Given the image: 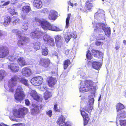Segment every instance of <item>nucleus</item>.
Masks as SVG:
<instances>
[{
  "label": "nucleus",
  "mask_w": 126,
  "mask_h": 126,
  "mask_svg": "<svg viewBox=\"0 0 126 126\" xmlns=\"http://www.w3.org/2000/svg\"><path fill=\"white\" fill-rule=\"evenodd\" d=\"M10 1H9L4 2V5H5V6L9 4H10Z\"/></svg>",
  "instance_id": "obj_62"
},
{
  "label": "nucleus",
  "mask_w": 126,
  "mask_h": 126,
  "mask_svg": "<svg viewBox=\"0 0 126 126\" xmlns=\"http://www.w3.org/2000/svg\"><path fill=\"white\" fill-rule=\"evenodd\" d=\"M92 66L95 69L98 70L99 69L101 66V64L100 62L93 61L92 62Z\"/></svg>",
  "instance_id": "obj_21"
},
{
  "label": "nucleus",
  "mask_w": 126,
  "mask_h": 126,
  "mask_svg": "<svg viewBox=\"0 0 126 126\" xmlns=\"http://www.w3.org/2000/svg\"><path fill=\"white\" fill-rule=\"evenodd\" d=\"M88 98L89 99L87 104L93 106V104L94 101V99L93 96H89Z\"/></svg>",
  "instance_id": "obj_35"
},
{
  "label": "nucleus",
  "mask_w": 126,
  "mask_h": 126,
  "mask_svg": "<svg viewBox=\"0 0 126 126\" xmlns=\"http://www.w3.org/2000/svg\"><path fill=\"white\" fill-rule=\"evenodd\" d=\"M18 79V76L15 75L8 82V85L9 88H6L5 85H4L5 88L7 90H8L10 92H13L14 91V88L15 86L17 83V81Z\"/></svg>",
  "instance_id": "obj_6"
},
{
  "label": "nucleus",
  "mask_w": 126,
  "mask_h": 126,
  "mask_svg": "<svg viewBox=\"0 0 126 126\" xmlns=\"http://www.w3.org/2000/svg\"><path fill=\"white\" fill-rule=\"evenodd\" d=\"M52 55L53 56H56L57 57V58L58 59V53L56 51H54L52 53Z\"/></svg>",
  "instance_id": "obj_53"
},
{
  "label": "nucleus",
  "mask_w": 126,
  "mask_h": 126,
  "mask_svg": "<svg viewBox=\"0 0 126 126\" xmlns=\"http://www.w3.org/2000/svg\"><path fill=\"white\" fill-rule=\"evenodd\" d=\"M42 54L44 56H47L48 54L47 48L45 45H43L41 47Z\"/></svg>",
  "instance_id": "obj_25"
},
{
  "label": "nucleus",
  "mask_w": 126,
  "mask_h": 126,
  "mask_svg": "<svg viewBox=\"0 0 126 126\" xmlns=\"http://www.w3.org/2000/svg\"><path fill=\"white\" fill-rule=\"evenodd\" d=\"M120 125L121 126H126V120H123L120 122Z\"/></svg>",
  "instance_id": "obj_48"
},
{
  "label": "nucleus",
  "mask_w": 126,
  "mask_h": 126,
  "mask_svg": "<svg viewBox=\"0 0 126 126\" xmlns=\"http://www.w3.org/2000/svg\"><path fill=\"white\" fill-rule=\"evenodd\" d=\"M84 123V126L87 125L88 123V121L90 120V119L88 117H86L85 118H83Z\"/></svg>",
  "instance_id": "obj_46"
},
{
  "label": "nucleus",
  "mask_w": 126,
  "mask_h": 126,
  "mask_svg": "<svg viewBox=\"0 0 126 126\" xmlns=\"http://www.w3.org/2000/svg\"><path fill=\"white\" fill-rule=\"evenodd\" d=\"M120 47V46L119 45H116V46L115 48L116 50H118Z\"/></svg>",
  "instance_id": "obj_64"
},
{
  "label": "nucleus",
  "mask_w": 126,
  "mask_h": 126,
  "mask_svg": "<svg viewBox=\"0 0 126 126\" xmlns=\"http://www.w3.org/2000/svg\"><path fill=\"white\" fill-rule=\"evenodd\" d=\"M33 47L36 50L39 49L40 48V43L39 42H37L33 43Z\"/></svg>",
  "instance_id": "obj_36"
},
{
  "label": "nucleus",
  "mask_w": 126,
  "mask_h": 126,
  "mask_svg": "<svg viewBox=\"0 0 126 126\" xmlns=\"http://www.w3.org/2000/svg\"><path fill=\"white\" fill-rule=\"evenodd\" d=\"M65 118L64 117L62 116H61L58 120L57 121V123L60 126H61L62 124L64 123V121L65 120Z\"/></svg>",
  "instance_id": "obj_28"
},
{
  "label": "nucleus",
  "mask_w": 126,
  "mask_h": 126,
  "mask_svg": "<svg viewBox=\"0 0 126 126\" xmlns=\"http://www.w3.org/2000/svg\"><path fill=\"white\" fill-rule=\"evenodd\" d=\"M93 106L87 104L84 108V110L87 112L90 113L93 109Z\"/></svg>",
  "instance_id": "obj_30"
},
{
  "label": "nucleus",
  "mask_w": 126,
  "mask_h": 126,
  "mask_svg": "<svg viewBox=\"0 0 126 126\" xmlns=\"http://www.w3.org/2000/svg\"><path fill=\"white\" fill-rule=\"evenodd\" d=\"M23 24L21 27V30L23 32H25L28 29V25L27 21H23Z\"/></svg>",
  "instance_id": "obj_26"
},
{
  "label": "nucleus",
  "mask_w": 126,
  "mask_h": 126,
  "mask_svg": "<svg viewBox=\"0 0 126 126\" xmlns=\"http://www.w3.org/2000/svg\"><path fill=\"white\" fill-rule=\"evenodd\" d=\"M5 76V71L3 70H0V80L2 79Z\"/></svg>",
  "instance_id": "obj_41"
},
{
  "label": "nucleus",
  "mask_w": 126,
  "mask_h": 126,
  "mask_svg": "<svg viewBox=\"0 0 126 126\" xmlns=\"http://www.w3.org/2000/svg\"><path fill=\"white\" fill-rule=\"evenodd\" d=\"M124 108L125 107L124 105L121 103L118 104L116 106V108L117 112L123 110L122 109H124Z\"/></svg>",
  "instance_id": "obj_31"
},
{
  "label": "nucleus",
  "mask_w": 126,
  "mask_h": 126,
  "mask_svg": "<svg viewBox=\"0 0 126 126\" xmlns=\"http://www.w3.org/2000/svg\"><path fill=\"white\" fill-rule=\"evenodd\" d=\"M70 16H68L66 20L65 28L67 29L69 26Z\"/></svg>",
  "instance_id": "obj_44"
},
{
  "label": "nucleus",
  "mask_w": 126,
  "mask_h": 126,
  "mask_svg": "<svg viewBox=\"0 0 126 126\" xmlns=\"http://www.w3.org/2000/svg\"><path fill=\"white\" fill-rule=\"evenodd\" d=\"M51 93L48 91H46L44 93V97L45 100H47L51 96Z\"/></svg>",
  "instance_id": "obj_32"
},
{
  "label": "nucleus",
  "mask_w": 126,
  "mask_h": 126,
  "mask_svg": "<svg viewBox=\"0 0 126 126\" xmlns=\"http://www.w3.org/2000/svg\"><path fill=\"white\" fill-rule=\"evenodd\" d=\"M29 94L35 100L38 101H41L42 99L38 94L36 91L34 90H31Z\"/></svg>",
  "instance_id": "obj_12"
},
{
  "label": "nucleus",
  "mask_w": 126,
  "mask_h": 126,
  "mask_svg": "<svg viewBox=\"0 0 126 126\" xmlns=\"http://www.w3.org/2000/svg\"><path fill=\"white\" fill-rule=\"evenodd\" d=\"M33 5L36 8L40 9L42 6V3L41 0H34Z\"/></svg>",
  "instance_id": "obj_20"
},
{
  "label": "nucleus",
  "mask_w": 126,
  "mask_h": 126,
  "mask_svg": "<svg viewBox=\"0 0 126 126\" xmlns=\"http://www.w3.org/2000/svg\"><path fill=\"white\" fill-rule=\"evenodd\" d=\"M57 12L54 10H51L50 11L49 13V16H57Z\"/></svg>",
  "instance_id": "obj_40"
},
{
  "label": "nucleus",
  "mask_w": 126,
  "mask_h": 126,
  "mask_svg": "<svg viewBox=\"0 0 126 126\" xmlns=\"http://www.w3.org/2000/svg\"><path fill=\"white\" fill-rule=\"evenodd\" d=\"M92 0H91V1L87 0L86 1L85 6L87 10H90L93 7L91 1Z\"/></svg>",
  "instance_id": "obj_27"
},
{
  "label": "nucleus",
  "mask_w": 126,
  "mask_h": 126,
  "mask_svg": "<svg viewBox=\"0 0 126 126\" xmlns=\"http://www.w3.org/2000/svg\"><path fill=\"white\" fill-rule=\"evenodd\" d=\"M94 31L97 32H103L104 31L105 35L108 37H110V28H107L106 25L104 23H99L96 24L94 26Z\"/></svg>",
  "instance_id": "obj_5"
},
{
  "label": "nucleus",
  "mask_w": 126,
  "mask_h": 126,
  "mask_svg": "<svg viewBox=\"0 0 126 126\" xmlns=\"http://www.w3.org/2000/svg\"><path fill=\"white\" fill-rule=\"evenodd\" d=\"M58 16H49V19L53 21H54L56 20Z\"/></svg>",
  "instance_id": "obj_49"
},
{
  "label": "nucleus",
  "mask_w": 126,
  "mask_h": 126,
  "mask_svg": "<svg viewBox=\"0 0 126 126\" xmlns=\"http://www.w3.org/2000/svg\"><path fill=\"white\" fill-rule=\"evenodd\" d=\"M25 103L28 106L30 104V101L29 100L27 99H26L25 100Z\"/></svg>",
  "instance_id": "obj_54"
},
{
  "label": "nucleus",
  "mask_w": 126,
  "mask_h": 126,
  "mask_svg": "<svg viewBox=\"0 0 126 126\" xmlns=\"http://www.w3.org/2000/svg\"><path fill=\"white\" fill-rule=\"evenodd\" d=\"M81 114L83 117V118L88 117V114L85 112L84 110H80Z\"/></svg>",
  "instance_id": "obj_45"
},
{
  "label": "nucleus",
  "mask_w": 126,
  "mask_h": 126,
  "mask_svg": "<svg viewBox=\"0 0 126 126\" xmlns=\"http://www.w3.org/2000/svg\"><path fill=\"white\" fill-rule=\"evenodd\" d=\"M47 43L48 45H49L52 47L53 46L55 45L54 40L52 38L48 41Z\"/></svg>",
  "instance_id": "obj_43"
},
{
  "label": "nucleus",
  "mask_w": 126,
  "mask_h": 126,
  "mask_svg": "<svg viewBox=\"0 0 126 126\" xmlns=\"http://www.w3.org/2000/svg\"><path fill=\"white\" fill-rule=\"evenodd\" d=\"M101 43L102 42H101L97 41L95 43V44L97 46H99L101 45Z\"/></svg>",
  "instance_id": "obj_58"
},
{
  "label": "nucleus",
  "mask_w": 126,
  "mask_h": 126,
  "mask_svg": "<svg viewBox=\"0 0 126 126\" xmlns=\"http://www.w3.org/2000/svg\"><path fill=\"white\" fill-rule=\"evenodd\" d=\"M12 33L18 36L20 40L17 43L18 46L20 47L24 48L26 47V43L29 41V38L27 37L22 36L23 33L19 30L14 29L12 30Z\"/></svg>",
  "instance_id": "obj_2"
},
{
  "label": "nucleus",
  "mask_w": 126,
  "mask_h": 126,
  "mask_svg": "<svg viewBox=\"0 0 126 126\" xmlns=\"http://www.w3.org/2000/svg\"><path fill=\"white\" fill-rule=\"evenodd\" d=\"M42 34V32L38 29L31 32L30 34V36L32 38H40Z\"/></svg>",
  "instance_id": "obj_14"
},
{
  "label": "nucleus",
  "mask_w": 126,
  "mask_h": 126,
  "mask_svg": "<svg viewBox=\"0 0 126 126\" xmlns=\"http://www.w3.org/2000/svg\"><path fill=\"white\" fill-rule=\"evenodd\" d=\"M15 98L17 100L20 101L22 100L25 97V95L22 87L18 86L16 89L14 95Z\"/></svg>",
  "instance_id": "obj_7"
},
{
  "label": "nucleus",
  "mask_w": 126,
  "mask_h": 126,
  "mask_svg": "<svg viewBox=\"0 0 126 126\" xmlns=\"http://www.w3.org/2000/svg\"><path fill=\"white\" fill-rule=\"evenodd\" d=\"M31 8L30 6L28 5H25L22 8V11L23 13L26 15L28 14L31 10Z\"/></svg>",
  "instance_id": "obj_23"
},
{
  "label": "nucleus",
  "mask_w": 126,
  "mask_h": 126,
  "mask_svg": "<svg viewBox=\"0 0 126 126\" xmlns=\"http://www.w3.org/2000/svg\"><path fill=\"white\" fill-rule=\"evenodd\" d=\"M57 104H55L54 106V109L56 111L59 112L60 110L57 108Z\"/></svg>",
  "instance_id": "obj_51"
},
{
  "label": "nucleus",
  "mask_w": 126,
  "mask_h": 126,
  "mask_svg": "<svg viewBox=\"0 0 126 126\" xmlns=\"http://www.w3.org/2000/svg\"><path fill=\"white\" fill-rule=\"evenodd\" d=\"M105 15V12L102 9H99L97 12L96 13L95 16L99 15V16H103Z\"/></svg>",
  "instance_id": "obj_33"
},
{
  "label": "nucleus",
  "mask_w": 126,
  "mask_h": 126,
  "mask_svg": "<svg viewBox=\"0 0 126 126\" xmlns=\"http://www.w3.org/2000/svg\"><path fill=\"white\" fill-rule=\"evenodd\" d=\"M51 37L49 35L46 34L43 37L44 41L46 43L48 42Z\"/></svg>",
  "instance_id": "obj_39"
},
{
  "label": "nucleus",
  "mask_w": 126,
  "mask_h": 126,
  "mask_svg": "<svg viewBox=\"0 0 126 126\" xmlns=\"http://www.w3.org/2000/svg\"><path fill=\"white\" fill-rule=\"evenodd\" d=\"M71 63L70 60H65L64 63V68L66 69Z\"/></svg>",
  "instance_id": "obj_38"
},
{
  "label": "nucleus",
  "mask_w": 126,
  "mask_h": 126,
  "mask_svg": "<svg viewBox=\"0 0 126 126\" xmlns=\"http://www.w3.org/2000/svg\"><path fill=\"white\" fill-rule=\"evenodd\" d=\"M8 68L12 71L15 72H18L19 70L18 65L15 63H11L10 65H8Z\"/></svg>",
  "instance_id": "obj_18"
},
{
  "label": "nucleus",
  "mask_w": 126,
  "mask_h": 126,
  "mask_svg": "<svg viewBox=\"0 0 126 126\" xmlns=\"http://www.w3.org/2000/svg\"><path fill=\"white\" fill-rule=\"evenodd\" d=\"M28 112L27 108L24 107L20 108L18 110L15 109L13 111V115L10 116L11 120L13 121H16V118L23 117Z\"/></svg>",
  "instance_id": "obj_4"
},
{
  "label": "nucleus",
  "mask_w": 126,
  "mask_h": 126,
  "mask_svg": "<svg viewBox=\"0 0 126 126\" xmlns=\"http://www.w3.org/2000/svg\"><path fill=\"white\" fill-rule=\"evenodd\" d=\"M20 21L19 19L15 17V16L13 17L12 16H5L3 25L5 27H6L10 22L12 21L13 25H15L19 22Z\"/></svg>",
  "instance_id": "obj_8"
},
{
  "label": "nucleus",
  "mask_w": 126,
  "mask_h": 126,
  "mask_svg": "<svg viewBox=\"0 0 126 126\" xmlns=\"http://www.w3.org/2000/svg\"><path fill=\"white\" fill-rule=\"evenodd\" d=\"M72 37L74 38H77V35L75 32H68L64 36L65 40L67 43L70 41Z\"/></svg>",
  "instance_id": "obj_11"
},
{
  "label": "nucleus",
  "mask_w": 126,
  "mask_h": 126,
  "mask_svg": "<svg viewBox=\"0 0 126 126\" xmlns=\"http://www.w3.org/2000/svg\"><path fill=\"white\" fill-rule=\"evenodd\" d=\"M99 38L100 39L104 40L105 39V36L104 35L99 34Z\"/></svg>",
  "instance_id": "obj_50"
},
{
  "label": "nucleus",
  "mask_w": 126,
  "mask_h": 126,
  "mask_svg": "<svg viewBox=\"0 0 126 126\" xmlns=\"http://www.w3.org/2000/svg\"><path fill=\"white\" fill-rule=\"evenodd\" d=\"M126 117V112L124 110L121 111L118 113L117 119L124 118Z\"/></svg>",
  "instance_id": "obj_24"
},
{
  "label": "nucleus",
  "mask_w": 126,
  "mask_h": 126,
  "mask_svg": "<svg viewBox=\"0 0 126 126\" xmlns=\"http://www.w3.org/2000/svg\"><path fill=\"white\" fill-rule=\"evenodd\" d=\"M9 51L7 47H0V58H3L7 55Z\"/></svg>",
  "instance_id": "obj_10"
},
{
  "label": "nucleus",
  "mask_w": 126,
  "mask_h": 126,
  "mask_svg": "<svg viewBox=\"0 0 126 126\" xmlns=\"http://www.w3.org/2000/svg\"><path fill=\"white\" fill-rule=\"evenodd\" d=\"M39 108L38 107V106H36V107L35 108L32 109L31 110V113L32 115H35L39 111L38 109Z\"/></svg>",
  "instance_id": "obj_34"
},
{
  "label": "nucleus",
  "mask_w": 126,
  "mask_h": 126,
  "mask_svg": "<svg viewBox=\"0 0 126 126\" xmlns=\"http://www.w3.org/2000/svg\"><path fill=\"white\" fill-rule=\"evenodd\" d=\"M15 58L14 57H10L9 58V60L11 62L14 61L15 60Z\"/></svg>",
  "instance_id": "obj_56"
},
{
  "label": "nucleus",
  "mask_w": 126,
  "mask_h": 126,
  "mask_svg": "<svg viewBox=\"0 0 126 126\" xmlns=\"http://www.w3.org/2000/svg\"><path fill=\"white\" fill-rule=\"evenodd\" d=\"M47 115H48L49 117H51L52 115V112L51 110H47L46 111Z\"/></svg>",
  "instance_id": "obj_47"
},
{
  "label": "nucleus",
  "mask_w": 126,
  "mask_h": 126,
  "mask_svg": "<svg viewBox=\"0 0 126 126\" xmlns=\"http://www.w3.org/2000/svg\"><path fill=\"white\" fill-rule=\"evenodd\" d=\"M68 5H70L72 7L73 6H74V4H73V3L71 2L70 1H68Z\"/></svg>",
  "instance_id": "obj_61"
},
{
  "label": "nucleus",
  "mask_w": 126,
  "mask_h": 126,
  "mask_svg": "<svg viewBox=\"0 0 126 126\" xmlns=\"http://www.w3.org/2000/svg\"><path fill=\"white\" fill-rule=\"evenodd\" d=\"M17 61L19 65L21 66H24L26 64L24 59L22 58L21 57L19 58L18 59Z\"/></svg>",
  "instance_id": "obj_29"
},
{
  "label": "nucleus",
  "mask_w": 126,
  "mask_h": 126,
  "mask_svg": "<svg viewBox=\"0 0 126 126\" xmlns=\"http://www.w3.org/2000/svg\"><path fill=\"white\" fill-rule=\"evenodd\" d=\"M33 22H38L40 24L41 26L44 30L48 29L55 31H60L61 30L57 27L53 25H51V24L46 20L41 21V20L37 17L33 19Z\"/></svg>",
  "instance_id": "obj_1"
},
{
  "label": "nucleus",
  "mask_w": 126,
  "mask_h": 126,
  "mask_svg": "<svg viewBox=\"0 0 126 126\" xmlns=\"http://www.w3.org/2000/svg\"><path fill=\"white\" fill-rule=\"evenodd\" d=\"M15 8L14 7L11 8L9 10L10 13L12 15H18V13L15 12Z\"/></svg>",
  "instance_id": "obj_37"
},
{
  "label": "nucleus",
  "mask_w": 126,
  "mask_h": 126,
  "mask_svg": "<svg viewBox=\"0 0 126 126\" xmlns=\"http://www.w3.org/2000/svg\"><path fill=\"white\" fill-rule=\"evenodd\" d=\"M50 60L48 59H41L40 63L43 66L47 68L48 66L50 63Z\"/></svg>",
  "instance_id": "obj_19"
},
{
  "label": "nucleus",
  "mask_w": 126,
  "mask_h": 126,
  "mask_svg": "<svg viewBox=\"0 0 126 126\" xmlns=\"http://www.w3.org/2000/svg\"><path fill=\"white\" fill-rule=\"evenodd\" d=\"M48 84L49 86L50 87H52L56 84L57 81L56 78H53L52 77H48L47 79Z\"/></svg>",
  "instance_id": "obj_15"
},
{
  "label": "nucleus",
  "mask_w": 126,
  "mask_h": 126,
  "mask_svg": "<svg viewBox=\"0 0 126 126\" xmlns=\"http://www.w3.org/2000/svg\"><path fill=\"white\" fill-rule=\"evenodd\" d=\"M69 50L68 49H65V54L66 55H68L69 53Z\"/></svg>",
  "instance_id": "obj_57"
},
{
  "label": "nucleus",
  "mask_w": 126,
  "mask_h": 126,
  "mask_svg": "<svg viewBox=\"0 0 126 126\" xmlns=\"http://www.w3.org/2000/svg\"><path fill=\"white\" fill-rule=\"evenodd\" d=\"M18 76V80L22 83L25 86L28 87L29 85L28 83V81L25 78H20V76L19 75H17Z\"/></svg>",
  "instance_id": "obj_22"
},
{
  "label": "nucleus",
  "mask_w": 126,
  "mask_h": 126,
  "mask_svg": "<svg viewBox=\"0 0 126 126\" xmlns=\"http://www.w3.org/2000/svg\"><path fill=\"white\" fill-rule=\"evenodd\" d=\"M86 57L88 60H90L92 58V56L90 51L89 50H88L87 53Z\"/></svg>",
  "instance_id": "obj_42"
},
{
  "label": "nucleus",
  "mask_w": 126,
  "mask_h": 126,
  "mask_svg": "<svg viewBox=\"0 0 126 126\" xmlns=\"http://www.w3.org/2000/svg\"><path fill=\"white\" fill-rule=\"evenodd\" d=\"M61 126H71V125L69 122H66L64 124L61 125Z\"/></svg>",
  "instance_id": "obj_55"
},
{
  "label": "nucleus",
  "mask_w": 126,
  "mask_h": 126,
  "mask_svg": "<svg viewBox=\"0 0 126 126\" xmlns=\"http://www.w3.org/2000/svg\"><path fill=\"white\" fill-rule=\"evenodd\" d=\"M93 83L92 81L87 80L85 81L84 85L83 83L81 81L80 83L81 86L79 88L80 92L83 93L88 91H95L96 88L93 86Z\"/></svg>",
  "instance_id": "obj_3"
},
{
  "label": "nucleus",
  "mask_w": 126,
  "mask_h": 126,
  "mask_svg": "<svg viewBox=\"0 0 126 126\" xmlns=\"http://www.w3.org/2000/svg\"><path fill=\"white\" fill-rule=\"evenodd\" d=\"M92 55L95 57L101 59H102L103 58V54L101 52L94 50H92Z\"/></svg>",
  "instance_id": "obj_16"
},
{
  "label": "nucleus",
  "mask_w": 126,
  "mask_h": 126,
  "mask_svg": "<svg viewBox=\"0 0 126 126\" xmlns=\"http://www.w3.org/2000/svg\"><path fill=\"white\" fill-rule=\"evenodd\" d=\"M3 31L0 30V37L3 35Z\"/></svg>",
  "instance_id": "obj_63"
},
{
  "label": "nucleus",
  "mask_w": 126,
  "mask_h": 126,
  "mask_svg": "<svg viewBox=\"0 0 126 126\" xmlns=\"http://www.w3.org/2000/svg\"><path fill=\"white\" fill-rule=\"evenodd\" d=\"M43 79L42 77L36 76L33 78L31 80V83L35 86H38L41 84L43 82Z\"/></svg>",
  "instance_id": "obj_9"
},
{
  "label": "nucleus",
  "mask_w": 126,
  "mask_h": 126,
  "mask_svg": "<svg viewBox=\"0 0 126 126\" xmlns=\"http://www.w3.org/2000/svg\"><path fill=\"white\" fill-rule=\"evenodd\" d=\"M17 2V1L16 0H12L11 4H14Z\"/></svg>",
  "instance_id": "obj_60"
},
{
  "label": "nucleus",
  "mask_w": 126,
  "mask_h": 126,
  "mask_svg": "<svg viewBox=\"0 0 126 126\" xmlns=\"http://www.w3.org/2000/svg\"><path fill=\"white\" fill-rule=\"evenodd\" d=\"M22 75L26 77H28L32 74L31 70L29 68L25 67L22 70Z\"/></svg>",
  "instance_id": "obj_17"
},
{
  "label": "nucleus",
  "mask_w": 126,
  "mask_h": 126,
  "mask_svg": "<svg viewBox=\"0 0 126 126\" xmlns=\"http://www.w3.org/2000/svg\"><path fill=\"white\" fill-rule=\"evenodd\" d=\"M38 11H31V13L32 14V15H36V14L38 13Z\"/></svg>",
  "instance_id": "obj_59"
},
{
  "label": "nucleus",
  "mask_w": 126,
  "mask_h": 126,
  "mask_svg": "<svg viewBox=\"0 0 126 126\" xmlns=\"http://www.w3.org/2000/svg\"><path fill=\"white\" fill-rule=\"evenodd\" d=\"M56 45L58 47H60L63 45V37L60 35H57L55 37Z\"/></svg>",
  "instance_id": "obj_13"
},
{
  "label": "nucleus",
  "mask_w": 126,
  "mask_h": 126,
  "mask_svg": "<svg viewBox=\"0 0 126 126\" xmlns=\"http://www.w3.org/2000/svg\"><path fill=\"white\" fill-rule=\"evenodd\" d=\"M42 12L44 14H47L48 13V10L47 8H44Z\"/></svg>",
  "instance_id": "obj_52"
}]
</instances>
